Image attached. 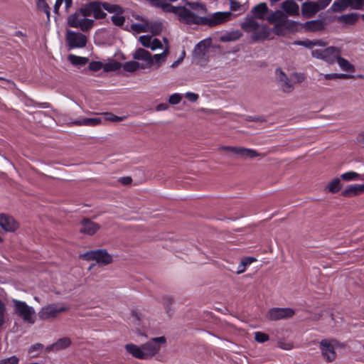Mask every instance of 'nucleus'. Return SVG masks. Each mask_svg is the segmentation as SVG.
<instances>
[{
	"label": "nucleus",
	"mask_w": 364,
	"mask_h": 364,
	"mask_svg": "<svg viewBox=\"0 0 364 364\" xmlns=\"http://www.w3.org/2000/svg\"><path fill=\"white\" fill-rule=\"evenodd\" d=\"M302 26L307 32L321 31L325 29V23L321 19L311 20L305 22Z\"/></svg>",
	"instance_id": "nucleus-22"
},
{
	"label": "nucleus",
	"mask_w": 364,
	"mask_h": 364,
	"mask_svg": "<svg viewBox=\"0 0 364 364\" xmlns=\"http://www.w3.org/2000/svg\"><path fill=\"white\" fill-rule=\"evenodd\" d=\"M71 343L70 338H62L58 339L55 343L46 347V351H58L68 347Z\"/></svg>",
	"instance_id": "nucleus-24"
},
{
	"label": "nucleus",
	"mask_w": 364,
	"mask_h": 364,
	"mask_svg": "<svg viewBox=\"0 0 364 364\" xmlns=\"http://www.w3.org/2000/svg\"><path fill=\"white\" fill-rule=\"evenodd\" d=\"M337 73H329L325 74L323 75V78L326 80H336L338 79Z\"/></svg>",
	"instance_id": "nucleus-63"
},
{
	"label": "nucleus",
	"mask_w": 364,
	"mask_h": 364,
	"mask_svg": "<svg viewBox=\"0 0 364 364\" xmlns=\"http://www.w3.org/2000/svg\"><path fill=\"white\" fill-rule=\"evenodd\" d=\"M340 55V48L334 46H329L324 49H316L311 51V56L313 58L323 60L328 64H334L336 58Z\"/></svg>",
	"instance_id": "nucleus-10"
},
{
	"label": "nucleus",
	"mask_w": 364,
	"mask_h": 364,
	"mask_svg": "<svg viewBox=\"0 0 364 364\" xmlns=\"http://www.w3.org/2000/svg\"><path fill=\"white\" fill-rule=\"evenodd\" d=\"M79 231L82 234L93 235L100 228V225L88 218H83L79 223Z\"/></svg>",
	"instance_id": "nucleus-16"
},
{
	"label": "nucleus",
	"mask_w": 364,
	"mask_h": 364,
	"mask_svg": "<svg viewBox=\"0 0 364 364\" xmlns=\"http://www.w3.org/2000/svg\"><path fill=\"white\" fill-rule=\"evenodd\" d=\"M359 15L356 13L344 14L338 18V21L346 25H354L358 20Z\"/></svg>",
	"instance_id": "nucleus-29"
},
{
	"label": "nucleus",
	"mask_w": 364,
	"mask_h": 364,
	"mask_svg": "<svg viewBox=\"0 0 364 364\" xmlns=\"http://www.w3.org/2000/svg\"><path fill=\"white\" fill-rule=\"evenodd\" d=\"M242 33L239 31H233L221 36L219 38L220 42L235 41L240 38Z\"/></svg>",
	"instance_id": "nucleus-31"
},
{
	"label": "nucleus",
	"mask_w": 364,
	"mask_h": 364,
	"mask_svg": "<svg viewBox=\"0 0 364 364\" xmlns=\"http://www.w3.org/2000/svg\"><path fill=\"white\" fill-rule=\"evenodd\" d=\"M356 142L362 146H364V131L358 134L356 137Z\"/></svg>",
	"instance_id": "nucleus-60"
},
{
	"label": "nucleus",
	"mask_w": 364,
	"mask_h": 364,
	"mask_svg": "<svg viewBox=\"0 0 364 364\" xmlns=\"http://www.w3.org/2000/svg\"><path fill=\"white\" fill-rule=\"evenodd\" d=\"M360 178V175L354 171H349L341 175V178L343 181H355Z\"/></svg>",
	"instance_id": "nucleus-37"
},
{
	"label": "nucleus",
	"mask_w": 364,
	"mask_h": 364,
	"mask_svg": "<svg viewBox=\"0 0 364 364\" xmlns=\"http://www.w3.org/2000/svg\"><path fill=\"white\" fill-rule=\"evenodd\" d=\"M318 11L320 9L316 1H306L301 4V14L304 18H312Z\"/></svg>",
	"instance_id": "nucleus-19"
},
{
	"label": "nucleus",
	"mask_w": 364,
	"mask_h": 364,
	"mask_svg": "<svg viewBox=\"0 0 364 364\" xmlns=\"http://www.w3.org/2000/svg\"><path fill=\"white\" fill-rule=\"evenodd\" d=\"M287 16L284 13L280 10H277L274 12H271L269 15H268L266 18L267 21L269 23H282V24H285L286 23Z\"/></svg>",
	"instance_id": "nucleus-25"
},
{
	"label": "nucleus",
	"mask_w": 364,
	"mask_h": 364,
	"mask_svg": "<svg viewBox=\"0 0 364 364\" xmlns=\"http://www.w3.org/2000/svg\"><path fill=\"white\" fill-rule=\"evenodd\" d=\"M19 361L18 358L15 355L9 358H4L0 360V364H18Z\"/></svg>",
	"instance_id": "nucleus-45"
},
{
	"label": "nucleus",
	"mask_w": 364,
	"mask_h": 364,
	"mask_svg": "<svg viewBox=\"0 0 364 364\" xmlns=\"http://www.w3.org/2000/svg\"><path fill=\"white\" fill-rule=\"evenodd\" d=\"M154 66L152 55L144 48H138V70H149Z\"/></svg>",
	"instance_id": "nucleus-15"
},
{
	"label": "nucleus",
	"mask_w": 364,
	"mask_h": 364,
	"mask_svg": "<svg viewBox=\"0 0 364 364\" xmlns=\"http://www.w3.org/2000/svg\"><path fill=\"white\" fill-rule=\"evenodd\" d=\"M337 76H338L337 77L338 79H343V80L350 79V78L353 77V75H349V74H346V73H337Z\"/></svg>",
	"instance_id": "nucleus-64"
},
{
	"label": "nucleus",
	"mask_w": 364,
	"mask_h": 364,
	"mask_svg": "<svg viewBox=\"0 0 364 364\" xmlns=\"http://www.w3.org/2000/svg\"><path fill=\"white\" fill-rule=\"evenodd\" d=\"M337 343L338 341L335 339H323L319 342L321 355L326 362L331 363L335 360L336 353L334 345Z\"/></svg>",
	"instance_id": "nucleus-13"
},
{
	"label": "nucleus",
	"mask_w": 364,
	"mask_h": 364,
	"mask_svg": "<svg viewBox=\"0 0 364 364\" xmlns=\"http://www.w3.org/2000/svg\"><path fill=\"white\" fill-rule=\"evenodd\" d=\"M119 181L124 185H128L132 182V178L129 176L122 177L119 179Z\"/></svg>",
	"instance_id": "nucleus-61"
},
{
	"label": "nucleus",
	"mask_w": 364,
	"mask_h": 364,
	"mask_svg": "<svg viewBox=\"0 0 364 364\" xmlns=\"http://www.w3.org/2000/svg\"><path fill=\"white\" fill-rule=\"evenodd\" d=\"M68 58L70 61L74 65L85 64L87 61V58L78 57L75 55H70Z\"/></svg>",
	"instance_id": "nucleus-42"
},
{
	"label": "nucleus",
	"mask_w": 364,
	"mask_h": 364,
	"mask_svg": "<svg viewBox=\"0 0 364 364\" xmlns=\"http://www.w3.org/2000/svg\"><path fill=\"white\" fill-rule=\"evenodd\" d=\"M14 313L20 316L28 324H33L36 321V313L33 307L28 306L25 301L13 299Z\"/></svg>",
	"instance_id": "nucleus-7"
},
{
	"label": "nucleus",
	"mask_w": 364,
	"mask_h": 364,
	"mask_svg": "<svg viewBox=\"0 0 364 364\" xmlns=\"http://www.w3.org/2000/svg\"><path fill=\"white\" fill-rule=\"evenodd\" d=\"M121 67L122 63L115 60L103 64V69L105 72L116 71Z\"/></svg>",
	"instance_id": "nucleus-35"
},
{
	"label": "nucleus",
	"mask_w": 364,
	"mask_h": 364,
	"mask_svg": "<svg viewBox=\"0 0 364 364\" xmlns=\"http://www.w3.org/2000/svg\"><path fill=\"white\" fill-rule=\"evenodd\" d=\"M166 345L165 336L152 338L147 343L138 347V359L149 360L155 356L162 346Z\"/></svg>",
	"instance_id": "nucleus-2"
},
{
	"label": "nucleus",
	"mask_w": 364,
	"mask_h": 364,
	"mask_svg": "<svg viewBox=\"0 0 364 364\" xmlns=\"http://www.w3.org/2000/svg\"><path fill=\"white\" fill-rule=\"evenodd\" d=\"M314 47V46H320V47H326L328 44L326 41H324L321 39H314L313 40Z\"/></svg>",
	"instance_id": "nucleus-58"
},
{
	"label": "nucleus",
	"mask_w": 364,
	"mask_h": 364,
	"mask_svg": "<svg viewBox=\"0 0 364 364\" xmlns=\"http://www.w3.org/2000/svg\"><path fill=\"white\" fill-rule=\"evenodd\" d=\"M331 1L332 0H318L316 1L320 11L324 9L327 6H328Z\"/></svg>",
	"instance_id": "nucleus-57"
},
{
	"label": "nucleus",
	"mask_w": 364,
	"mask_h": 364,
	"mask_svg": "<svg viewBox=\"0 0 364 364\" xmlns=\"http://www.w3.org/2000/svg\"><path fill=\"white\" fill-rule=\"evenodd\" d=\"M269 11L266 3H259L252 9V14L256 18L264 19V15Z\"/></svg>",
	"instance_id": "nucleus-26"
},
{
	"label": "nucleus",
	"mask_w": 364,
	"mask_h": 364,
	"mask_svg": "<svg viewBox=\"0 0 364 364\" xmlns=\"http://www.w3.org/2000/svg\"><path fill=\"white\" fill-rule=\"evenodd\" d=\"M0 226L6 232H15L19 227V224L10 215L0 214Z\"/></svg>",
	"instance_id": "nucleus-18"
},
{
	"label": "nucleus",
	"mask_w": 364,
	"mask_h": 364,
	"mask_svg": "<svg viewBox=\"0 0 364 364\" xmlns=\"http://www.w3.org/2000/svg\"><path fill=\"white\" fill-rule=\"evenodd\" d=\"M293 45L301 46L306 48L311 49L314 48L313 40L305 39L304 41H295L292 43Z\"/></svg>",
	"instance_id": "nucleus-40"
},
{
	"label": "nucleus",
	"mask_w": 364,
	"mask_h": 364,
	"mask_svg": "<svg viewBox=\"0 0 364 364\" xmlns=\"http://www.w3.org/2000/svg\"><path fill=\"white\" fill-rule=\"evenodd\" d=\"M173 302V299H171L170 297H165L164 299V304L165 306L166 313L169 316H171L173 314V310L171 309V305H172Z\"/></svg>",
	"instance_id": "nucleus-41"
},
{
	"label": "nucleus",
	"mask_w": 364,
	"mask_h": 364,
	"mask_svg": "<svg viewBox=\"0 0 364 364\" xmlns=\"http://www.w3.org/2000/svg\"><path fill=\"white\" fill-rule=\"evenodd\" d=\"M362 193H364V184H354L348 186L341 192V196L345 198H352Z\"/></svg>",
	"instance_id": "nucleus-21"
},
{
	"label": "nucleus",
	"mask_w": 364,
	"mask_h": 364,
	"mask_svg": "<svg viewBox=\"0 0 364 364\" xmlns=\"http://www.w3.org/2000/svg\"><path fill=\"white\" fill-rule=\"evenodd\" d=\"M127 350L130 353L134 358H136V346L134 344H127L126 346Z\"/></svg>",
	"instance_id": "nucleus-55"
},
{
	"label": "nucleus",
	"mask_w": 364,
	"mask_h": 364,
	"mask_svg": "<svg viewBox=\"0 0 364 364\" xmlns=\"http://www.w3.org/2000/svg\"><path fill=\"white\" fill-rule=\"evenodd\" d=\"M283 27L285 28V24H282V23H277L273 27L272 31L274 34L277 36H282L283 34Z\"/></svg>",
	"instance_id": "nucleus-49"
},
{
	"label": "nucleus",
	"mask_w": 364,
	"mask_h": 364,
	"mask_svg": "<svg viewBox=\"0 0 364 364\" xmlns=\"http://www.w3.org/2000/svg\"><path fill=\"white\" fill-rule=\"evenodd\" d=\"M124 70L128 71H134L136 70V63L129 62L126 63L124 66Z\"/></svg>",
	"instance_id": "nucleus-56"
},
{
	"label": "nucleus",
	"mask_w": 364,
	"mask_h": 364,
	"mask_svg": "<svg viewBox=\"0 0 364 364\" xmlns=\"http://www.w3.org/2000/svg\"><path fill=\"white\" fill-rule=\"evenodd\" d=\"M210 46L205 40L200 41L194 48L193 55L200 59L203 58L206 54V49Z\"/></svg>",
	"instance_id": "nucleus-28"
},
{
	"label": "nucleus",
	"mask_w": 364,
	"mask_h": 364,
	"mask_svg": "<svg viewBox=\"0 0 364 364\" xmlns=\"http://www.w3.org/2000/svg\"><path fill=\"white\" fill-rule=\"evenodd\" d=\"M294 314V310L291 308H272L267 312V318L270 321L287 319L292 317Z\"/></svg>",
	"instance_id": "nucleus-14"
},
{
	"label": "nucleus",
	"mask_w": 364,
	"mask_h": 364,
	"mask_svg": "<svg viewBox=\"0 0 364 364\" xmlns=\"http://www.w3.org/2000/svg\"><path fill=\"white\" fill-rule=\"evenodd\" d=\"M275 73L277 75V81L280 84L281 89L282 92L285 93H290L294 90V85L291 82L288 76L285 74V73L280 68H277L275 70Z\"/></svg>",
	"instance_id": "nucleus-17"
},
{
	"label": "nucleus",
	"mask_w": 364,
	"mask_h": 364,
	"mask_svg": "<svg viewBox=\"0 0 364 364\" xmlns=\"http://www.w3.org/2000/svg\"><path fill=\"white\" fill-rule=\"evenodd\" d=\"M164 12L173 13L178 16L180 21L186 24H193L196 14L185 6H174L164 1L162 4H158Z\"/></svg>",
	"instance_id": "nucleus-5"
},
{
	"label": "nucleus",
	"mask_w": 364,
	"mask_h": 364,
	"mask_svg": "<svg viewBox=\"0 0 364 364\" xmlns=\"http://www.w3.org/2000/svg\"><path fill=\"white\" fill-rule=\"evenodd\" d=\"M43 348V346L41 343H36L30 347L28 352L32 353L36 350H42Z\"/></svg>",
	"instance_id": "nucleus-59"
},
{
	"label": "nucleus",
	"mask_w": 364,
	"mask_h": 364,
	"mask_svg": "<svg viewBox=\"0 0 364 364\" xmlns=\"http://www.w3.org/2000/svg\"><path fill=\"white\" fill-rule=\"evenodd\" d=\"M182 100V95L178 93L171 95L168 99V103L171 105H178Z\"/></svg>",
	"instance_id": "nucleus-44"
},
{
	"label": "nucleus",
	"mask_w": 364,
	"mask_h": 364,
	"mask_svg": "<svg viewBox=\"0 0 364 364\" xmlns=\"http://www.w3.org/2000/svg\"><path fill=\"white\" fill-rule=\"evenodd\" d=\"M152 57L155 70L159 69L161 66V65L166 60V58L164 55H162L161 53L155 54L152 55Z\"/></svg>",
	"instance_id": "nucleus-36"
},
{
	"label": "nucleus",
	"mask_w": 364,
	"mask_h": 364,
	"mask_svg": "<svg viewBox=\"0 0 364 364\" xmlns=\"http://www.w3.org/2000/svg\"><path fill=\"white\" fill-rule=\"evenodd\" d=\"M350 5V0H336L331 6V10L333 12H342L346 10Z\"/></svg>",
	"instance_id": "nucleus-30"
},
{
	"label": "nucleus",
	"mask_w": 364,
	"mask_h": 364,
	"mask_svg": "<svg viewBox=\"0 0 364 364\" xmlns=\"http://www.w3.org/2000/svg\"><path fill=\"white\" fill-rule=\"evenodd\" d=\"M280 8L288 16H297L299 15V6L293 0H285L281 4Z\"/></svg>",
	"instance_id": "nucleus-20"
},
{
	"label": "nucleus",
	"mask_w": 364,
	"mask_h": 364,
	"mask_svg": "<svg viewBox=\"0 0 364 364\" xmlns=\"http://www.w3.org/2000/svg\"><path fill=\"white\" fill-rule=\"evenodd\" d=\"M36 5L38 9L46 14L47 17H50V7L45 0H37Z\"/></svg>",
	"instance_id": "nucleus-38"
},
{
	"label": "nucleus",
	"mask_w": 364,
	"mask_h": 364,
	"mask_svg": "<svg viewBox=\"0 0 364 364\" xmlns=\"http://www.w3.org/2000/svg\"><path fill=\"white\" fill-rule=\"evenodd\" d=\"M140 43L143 46L150 48L151 43V36H141L139 38Z\"/></svg>",
	"instance_id": "nucleus-46"
},
{
	"label": "nucleus",
	"mask_w": 364,
	"mask_h": 364,
	"mask_svg": "<svg viewBox=\"0 0 364 364\" xmlns=\"http://www.w3.org/2000/svg\"><path fill=\"white\" fill-rule=\"evenodd\" d=\"M102 117L94 118H81L71 122V124L75 126L96 127L106 121L122 122L127 119L126 116L119 117L111 112L102 113Z\"/></svg>",
	"instance_id": "nucleus-4"
},
{
	"label": "nucleus",
	"mask_w": 364,
	"mask_h": 364,
	"mask_svg": "<svg viewBox=\"0 0 364 364\" xmlns=\"http://www.w3.org/2000/svg\"><path fill=\"white\" fill-rule=\"evenodd\" d=\"M350 5L354 9H362L363 6V0H350Z\"/></svg>",
	"instance_id": "nucleus-50"
},
{
	"label": "nucleus",
	"mask_w": 364,
	"mask_h": 364,
	"mask_svg": "<svg viewBox=\"0 0 364 364\" xmlns=\"http://www.w3.org/2000/svg\"><path fill=\"white\" fill-rule=\"evenodd\" d=\"M255 339L258 343H264L269 339L268 334L257 331L255 333Z\"/></svg>",
	"instance_id": "nucleus-43"
},
{
	"label": "nucleus",
	"mask_w": 364,
	"mask_h": 364,
	"mask_svg": "<svg viewBox=\"0 0 364 364\" xmlns=\"http://www.w3.org/2000/svg\"><path fill=\"white\" fill-rule=\"evenodd\" d=\"M232 16H235V15L230 11L216 12L210 17H201L196 15L193 24L208 25L210 27H214L230 21Z\"/></svg>",
	"instance_id": "nucleus-6"
},
{
	"label": "nucleus",
	"mask_w": 364,
	"mask_h": 364,
	"mask_svg": "<svg viewBox=\"0 0 364 364\" xmlns=\"http://www.w3.org/2000/svg\"><path fill=\"white\" fill-rule=\"evenodd\" d=\"M69 310V306L61 303H53L45 306L38 312L41 320H48L56 318L58 314Z\"/></svg>",
	"instance_id": "nucleus-9"
},
{
	"label": "nucleus",
	"mask_w": 364,
	"mask_h": 364,
	"mask_svg": "<svg viewBox=\"0 0 364 364\" xmlns=\"http://www.w3.org/2000/svg\"><path fill=\"white\" fill-rule=\"evenodd\" d=\"M185 97L187 100H188L190 102H196L198 100L199 96H198V94L188 92L186 93Z\"/></svg>",
	"instance_id": "nucleus-53"
},
{
	"label": "nucleus",
	"mask_w": 364,
	"mask_h": 364,
	"mask_svg": "<svg viewBox=\"0 0 364 364\" xmlns=\"http://www.w3.org/2000/svg\"><path fill=\"white\" fill-rule=\"evenodd\" d=\"M230 9L233 11L244 12L245 9L242 4L235 0H229Z\"/></svg>",
	"instance_id": "nucleus-39"
},
{
	"label": "nucleus",
	"mask_w": 364,
	"mask_h": 364,
	"mask_svg": "<svg viewBox=\"0 0 364 364\" xmlns=\"http://www.w3.org/2000/svg\"><path fill=\"white\" fill-rule=\"evenodd\" d=\"M259 23L252 17L247 18L244 22L240 24L241 28L247 33L257 30L259 28Z\"/></svg>",
	"instance_id": "nucleus-27"
},
{
	"label": "nucleus",
	"mask_w": 364,
	"mask_h": 364,
	"mask_svg": "<svg viewBox=\"0 0 364 364\" xmlns=\"http://www.w3.org/2000/svg\"><path fill=\"white\" fill-rule=\"evenodd\" d=\"M336 61L338 62L341 68L347 72L353 73L355 71L354 66L350 63L346 59L342 58L341 55L338 58H336Z\"/></svg>",
	"instance_id": "nucleus-33"
},
{
	"label": "nucleus",
	"mask_w": 364,
	"mask_h": 364,
	"mask_svg": "<svg viewBox=\"0 0 364 364\" xmlns=\"http://www.w3.org/2000/svg\"><path fill=\"white\" fill-rule=\"evenodd\" d=\"M219 150L229 152L230 157L235 159H242L244 160L254 159L257 156H264V154H261L255 149H247L242 146H222Z\"/></svg>",
	"instance_id": "nucleus-8"
},
{
	"label": "nucleus",
	"mask_w": 364,
	"mask_h": 364,
	"mask_svg": "<svg viewBox=\"0 0 364 364\" xmlns=\"http://www.w3.org/2000/svg\"><path fill=\"white\" fill-rule=\"evenodd\" d=\"M89 68L92 71H98L103 68V63L98 61H92L89 65Z\"/></svg>",
	"instance_id": "nucleus-47"
},
{
	"label": "nucleus",
	"mask_w": 364,
	"mask_h": 364,
	"mask_svg": "<svg viewBox=\"0 0 364 364\" xmlns=\"http://www.w3.org/2000/svg\"><path fill=\"white\" fill-rule=\"evenodd\" d=\"M255 261H256V259L252 257H247L242 259L237 270V274H240L243 273L246 269V266Z\"/></svg>",
	"instance_id": "nucleus-34"
},
{
	"label": "nucleus",
	"mask_w": 364,
	"mask_h": 364,
	"mask_svg": "<svg viewBox=\"0 0 364 364\" xmlns=\"http://www.w3.org/2000/svg\"><path fill=\"white\" fill-rule=\"evenodd\" d=\"M162 48L161 42L158 38H154V39L151 38L150 48L152 50H154L157 48Z\"/></svg>",
	"instance_id": "nucleus-52"
},
{
	"label": "nucleus",
	"mask_w": 364,
	"mask_h": 364,
	"mask_svg": "<svg viewBox=\"0 0 364 364\" xmlns=\"http://www.w3.org/2000/svg\"><path fill=\"white\" fill-rule=\"evenodd\" d=\"M112 23L118 26H122L125 21V18L122 16H112Z\"/></svg>",
	"instance_id": "nucleus-48"
},
{
	"label": "nucleus",
	"mask_w": 364,
	"mask_h": 364,
	"mask_svg": "<svg viewBox=\"0 0 364 364\" xmlns=\"http://www.w3.org/2000/svg\"><path fill=\"white\" fill-rule=\"evenodd\" d=\"M84 6L89 16L92 15L96 19L104 18L106 16L105 11L116 14H119L123 12L122 9L119 6L100 1H90Z\"/></svg>",
	"instance_id": "nucleus-1"
},
{
	"label": "nucleus",
	"mask_w": 364,
	"mask_h": 364,
	"mask_svg": "<svg viewBox=\"0 0 364 364\" xmlns=\"http://www.w3.org/2000/svg\"><path fill=\"white\" fill-rule=\"evenodd\" d=\"M168 107L169 106L167 103H161L156 106V109L157 111H164L168 109Z\"/></svg>",
	"instance_id": "nucleus-62"
},
{
	"label": "nucleus",
	"mask_w": 364,
	"mask_h": 364,
	"mask_svg": "<svg viewBox=\"0 0 364 364\" xmlns=\"http://www.w3.org/2000/svg\"><path fill=\"white\" fill-rule=\"evenodd\" d=\"M66 42L70 49L82 48L86 46L87 38L83 33L73 31H68L66 33Z\"/></svg>",
	"instance_id": "nucleus-12"
},
{
	"label": "nucleus",
	"mask_w": 364,
	"mask_h": 364,
	"mask_svg": "<svg viewBox=\"0 0 364 364\" xmlns=\"http://www.w3.org/2000/svg\"><path fill=\"white\" fill-rule=\"evenodd\" d=\"M80 257L87 260H95L99 264L107 265L112 262V257L105 250L88 251L80 255Z\"/></svg>",
	"instance_id": "nucleus-11"
},
{
	"label": "nucleus",
	"mask_w": 364,
	"mask_h": 364,
	"mask_svg": "<svg viewBox=\"0 0 364 364\" xmlns=\"http://www.w3.org/2000/svg\"><path fill=\"white\" fill-rule=\"evenodd\" d=\"M151 32L154 35H159L162 30V24L161 23H156L151 26Z\"/></svg>",
	"instance_id": "nucleus-51"
},
{
	"label": "nucleus",
	"mask_w": 364,
	"mask_h": 364,
	"mask_svg": "<svg viewBox=\"0 0 364 364\" xmlns=\"http://www.w3.org/2000/svg\"><path fill=\"white\" fill-rule=\"evenodd\" d=\"M89 15L85 6H82L74 14L68 18V24L73 28H79L86 32L90 30L94 26V20L88 18Z\"/></svg>",
	"instance_id": "nucleus-3"
},
{
	"label": "nucleus",
	"mask_w": 364,
	"mask_h": 364,
	"mask_svg": "<svg viewBox=\"0 0 364 364\" xmlns=\"http://www.w3.org/2000/svg\"><path fill=\"white\" fill-rule=\"evenodd\" d=\"M341 188L342 184L341 182V178H335L328 184L325 188V191L331 193H336L341 189Z\"/></svg>",
	"instance_id": "nucleus-32"
},
{
	"label": "nucleus",
	"mask_w": 364,
	"mask_h": 364,
	"mask_svg": "<svg viewBox=\"0 0 364 364\" xmlns=\"http://www.w3.org/2000/svg\"><path fill=\"white\" fill-rule=\"evenodd\" d=\"M269 34L270 31L267 26H259V28L252 33L251 38L254 42L264 41L268 38Z\"/></svg>",
	"instance_id": "nucleus-23"
},
{
	"label": "nucleus",
	"mask_w": 364,
	"mask_h": 364,
	"mask_svg": "<svg viewBox=\"0 0 364 364\" xmlns=\"http://www.w3.org/2000/svg\"><path fill=\"white\" fill-rule=\"evenodd\" d=\"M297 25L298 22L291 20L288 21L287 18H286L285 28L291 30L296 29Z\"/></svg>",
	"instance_id": "nucleus-54"
}]
</instances>
